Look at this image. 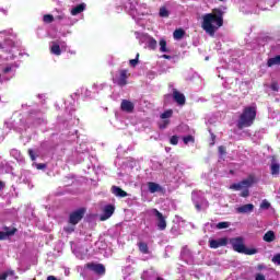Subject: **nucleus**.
I'll use <instances>...</instances> for the list:
<instances>
[{
    "mask_svg": "<svg viewBox=\"0 0 280 280\" xmlns=\"http://www.w3.org/2000/svg\"><path fill=\"white\" fill-rule=\"evenodd\" d=\"M195 208L197 211H202V206H200L198 202L195 203Z\"/></svg>",
    "mask_w": 280,
    "mask_h": 280,
    "instance_id": "obj_44",
    "label": "nucleus"
},
{
    "mask_svg": "<svg viewBox=\"0 0 280 280\" xmlns=\"http://www.w3.org/2000/svg\"><path fill=\"white\" fill-rule=\"evenodd\" d=\"M271 91H279V84L272 83L271 84Z\"/></svg>",
    "mask_w": 280,
    "mask_h": 280,
    "instance_id": "obj_42",
    "label": "nucleus"
},
{
    "mask_svg": "<svg viewBox=\"0 0 280 280\" xmlns=\"http://www.w3.org/2000/svg\"><path fill=\"white\" fill-rule=\"evenodd\" d=\"M264 242H275L277 240V236L275 235V231L269 230L264 236H262Z\"/></svg>",
    "mask_w": 280,
    "mask_h": 280,
    "instance_id": "obj_19",
    "label": "nucleus"
},
{
    "mask_svg": "<svg viewBox=\"0 0 280 280\" xmlns=\"http://www.w3.org/2000/svg\"><path fill=\"white\" fill-rule=\"evenodd\" d=\"M253 185V182L250 179H244L241 183L232 184L230 186V189H234L235 191H240V189H244V187H250Z\"/></svg>",
    "mask_w": 280,
    "mask_h": 280,
    "instance_id": "obj_11",
    "label": "nucleus"
},
{
    "mask_svg": "<svg viewBox=\"0 0 280 280\" xmlns=\"http://www.w3.org/2000/svg\"><path fill=\"white\" fill-rule=\"evenodd\" d=\"M270 207V203L268 202V200H264L260 203V209H268Z\"/></svg>",
    "mask_w": 280,
    "mask_h": 280,
    "instance_id": "obj_37",
    "label": "nucleus"
},
{
    "mask_svg": "<svg viewBox=\"0 0 280 280\" xmlns=\"http://www.w3.org/2000/svg\"><path fill=\"white\" fill-rule=\"evenodd\" d=\"M50 54H54V56H60V54H62L58 42H52V45L50 46Z\"/></svg>",
    "mask_w": 280,
    "mask_h": 280,
    "instance_id": "obj_16",
    "label": "nucleus"
},
{
    "mask_svg": "<svg viewBox=\"0 0 280 280\" xmlns=\"http://www.w3.org/2000/svg\"><path fill=\"white\" fill-rule=\"evenodd\" d=\"M28 156L31 158V160L36 161V155L34 154V150L28 149Z\"/></svg>",
    "mask_w": 280,
    "mask_h": 280,
    "instance_id": "obj_38",
    "label": "nucleus"
},
{
    "mask_svg": "<svg viewBox=\"0 0 280 280\" xmlns=\"http://www.w3.org/2000/svg\"><path fill=\"white\" fill-rule=\"evenodd\" d=\"M56 19H57L58 21H62V19H65V15H58Z\"/></svg>",
    "mask_w": 280,
    "mask_h": 280,
    "instance_id": "obj_52",
    "label": "nucleus"
},
{
    "mask_svg": "<svg viewBox=\"0 0 280 280\" xmlns=\"http://www.w3.org/2000/svg\"><path fill=\"white\" fill-rule=\"evenodd\" d=\"M118 86H126L128 84V70H120L117 81Z\"/></svg>",
    "mask_w": 280,
    "mask_h": 280,
    "instance_id": "obj_12",
    "label": "nucleus"
},
{
    "mask_svg": "<svg viewBox=\"0 0 280 280\" xmlns=\"http://www.w3.org/2000/svg\"><path fill=\"white\" fill-rule=\"evenodd\" d=\"M84 213H86L85 208H79L78 210L71 212L69 215L70 224H72L73 226H75V224H79L82 218H84Z\"/></svg>",
    "mask_w": 280,
    "mask_h": 280,
    "instance_id": "obj_4",
    "label": "nucleus"
},
{
    "mask_svg": "<svg viewBox=\"0 0 280 280\" xmlns=\"http://www.w3.org/2000/svg\"><path fill=\"white\" fill-rule=\"evenodd\" d=\"M160 16H162V18L170 16V11H167V9H165V8H161L160 9Z\"/></svg>",
    "mask_w": 280,
    "mask_h": 280,
    "instance_id": "obj_31",
    "label": "nucleus"
},
{
    "mask_svg": "<svg viewBox=\"0 0 280 280\" xmlns=\"http://www.w3.org/2000/svg\"><path fill=\"white\" fill-rule=\"evenodd\" d=\"M226 244H229V238H226V237L209 241L210 248H214V249L220 248L222 246H226Z\"/></svg>",
    "mask_w": 280,
    "mask_h": 280,
    "instance_id": "obj_8",
    "label": "nucleus"
},
{
    "mask_svg": "<svg viewBox=\"0 0 280 280\" xmlns=\"http://www.w3.org/2000/svg\"><path fill=\"white\" fill-rule=\"evenodd\" d=\"M148 187H149L150 194H156V191H161V185L154 182H149Z\"/></svg>",
    "mask_w": 280,
    "mask_h": 280,
    "instance_id": "obj_21",
    "label": "nucleus"
},
{
    "mask_svg": "<svg viewBox=\"0 0 280 280\" xmlns=\"http://www.w3.org/2000/svg\"><path fill=\"white\" fill-rule=\"evenodd\" d=\"M230 244L235 253H241L242 255H257V248L246 247L242 236L231 238Z\"/></svg>",
    "mask_w": 280,
    "mask_h": 280,
    "instance_id": "obj_3",
    "label": "nucleus"
},
{
    "mask_svg": "<svg viewBox=\"0 0 280 280\" xmlns=\"http://www.w3.org/2000/svg\"><path fill=\"white\" fill-rule=\"evenodd\" d=\"M271 261H272L273 264H277L278 266H280V254H276V255L272 257Z\"/></svg>",
    "mask_w": 280,
    "mask_h": 280,
    "instance_id": "obj_34",
    "label": "nucleus"
},
{
    "mask_svg": "<svg viewBox=\"0 0 280 280\" xmlns=\"http://www.w3.org/2000/svg\"><path fill=\"white\" fill-rule=\"evenodd\" d=\"M270 170H271V176H279V174H280V164L271 163Z\"/></svg>",
    "mask_w": 280,
    "mask_h": 280,
    "instance_id": "obj_23",
    "label": "nucleus"
},
{
    "mask_svg": "<svg viewBox=\"0 0 280 280\" xmlns=\"http://www.w3.org/2000/svg\"><path fill=\"white\" fill-rule=\"evenodd\" d=\"M264 269H266V266H264V265H257V270H264Z\"/></svg>",
    "mask_w": 280,
    "mask_h": 280,
    "instance_id": "obj_49",
    "label": "nucleus"
},
{
    "mask_svg": "<svg viewBox=\"0 0 280 280\" xmlns=\"http://www.w3.org/2000/svg\"><path fill=\"white\" fill-rule=\"evenodd\" d=\"M255 280H266V276L264 273H256Z\"/></svg>",
    "mask_w": 280,
    "mask_h": 280,
    "instance_id": "obj_39",
    "label": "nucleus"
},
{
    "mask_svg": "<svg viewBox=\"0 0 280 280\" xmlns=\"http://www.w3.org/2000/svg\"><path fill=\"white\" fill-rule=\"evenodd\" d=\"M130 67H137L139 65V54L136 55L135 59L129 60Z\"/></svg>",
    "mask_w": 280,
    "mask_h": 280,
    "instance_id": "obj_30",
    "label": "nucleus"
},
{
    "mask_svg": "<svg viewBox=\"0 0 280 280\" xmlns=\"http://www.w3.org/2000/svg\"><path fill=\"white\" fill-rule=\"evenodd\" d=\"M249 191H248V189H245V190H243L242 192H241V196H242V198H248V196H249Z\"/></svg>",
    "mask_w": 280,
    "mask_h": 280,
    "instance_id": "obj_41",
    "label": "nucleus"
},
{
    "mask_svg": "<svg viewBox=\"0 0 280 280\" xmlns=\"http://www.w3.org/2000/svg\"><path fill=\"white\" fill-rule=\"evenodd\" d=\"M85 268H88V270H92V272H95L98 277L106 275V267H104L103 264L89 262L85 265Z\"/></svg>",
    "mask_w": 280,
    "mask_h": 280,
    "instance_id": "obj_6",
    "label": "nucleus"
},
{
    "mask_svg": "<svg viewBox=\"0 0 280 280\" xmlns=\"http://www.w3.org/2000/svg\"><path fill=\"white\" fill-rule=\"evenodd\" d=\"M219 1H224V0H219Z\"/></svg>",
    "mask_w": 280,
    "mask_h": 280,
    "instance_id": "obj_54",
    "label": "nucleus"
},
{
    "mask_svg": "<svg viewBox=\"0 0 280 280\" xmlns=\"http://www.w3.org/2000/svg\"><path fill=\"white\" fill-rule=\"evenodd\" d=\"M162 58H164V60H172V56L170 55H162Z\"/></svg>",
    "mask_w": 280,
    "mask_h": 280,
    "instance_id": "obj_46",
    "label": "nucleus"
},
{
    "mask_svg": "<svg viewBox=\"0 0 280 280\" xmlns=\"http://www.w3.org/2000/svg\"><path fill=\"white\" fill-rule=\"evenodd\" d=\"M137 246L139 250L142 253V255H150V247H148V243L139 242Z\"/></svg>",
    "mask_w": 280,
    "mask_h": 280,
    "instance_id": "obj_18",
    "label": "nucleus"
},
{
    "mask_svg": "<svg viewBox=\"0 0 280 280\" xmlns=\"http://www.w3.org/2000/svg\"><path fill=\"white\" fill-rule=\"evenodd\" d=\"M218 150H219V154H221V155L226 154V147L220 145V147L218 148Z\"/></svg>",
    "mask_w": 280,
    "mask_h": 280,
    "instance_id": "obj_36",
    "label": "nucleus"
},
{
    "mask_svg": "<svg viewBox=\"0 0 280 280\" xmlns=\"http://www.w3.org/2000/svg\"><path fill=\"white\" fill-rule=\"evenodd\" d=\"M160 51L162 54H170V50L167 48V42L165 39L160 40Z\"/></svg>",
    "mask_w": 280,
    "mask_h": 280,
    "instance_id": "obj_24",
    "label": "nucleus"
},
{
    "mask_svg": "<svg viewBox=\"0 0 280 280\" xmlns=\"http://www.w3.org/2000/svg\"><path fill=\"white\" fill-rule=\"evenodd\" d=\"M8 277H14V270H8L0 273V280H7Z\"/></svg>",
    "mask_w": 280,
    "mask_h": 280,
    "instance_id": "obj_25",
    "label": "nucleus"
},
{
    "mask_svg": "<svg viewBox=\"0 0 280 280\" xmlns=\"http://www.w3.org/2000/svg\"><path fill=\"white\" fill-rule=\"evenodd\" d=\"M9 43H11V46L14 47V42L12 40H9Z\"/></svg>",
    "mask_w": 280,
    "mask_h": 280,
    "instance_id": "obj_53",
    "label": "nucleus"
},
{
    "mask_svg": "<svg viewBox=\"0 0 280 280\" xmlns=\"http://www.w3.org/2000/svg\"><path fill=\"white\" fill-rule=\"evenodd\" d=\"M173 100L179 106H185V102H186L185 94L178 92V90L176 89H173Z\"/></svg>",
    "mask_w": 280,
    "mask_h": 280,
    "instance_id": "obj_9",
    "label": "nucleus"
},
{
    "mask_svg": "<svg viewBox=\"0 0 280 280\" xmlns=\"http://www.w3.org/2000/svg\"><path fill=\"white\" fill-rule=\"evenodd\" d=\"M217 229H229V222H219Z\"/></svg>",
    "mask_w": 280,
    "mask_h": 280,
    "instance_id": "obj_33",
    "label": "nucleus"
},
{
    "mask_svg": "<svg viewBox=\"0 0 280 280\" xmlns=\"http://www.w3.org/2000/svg\"><path fill=\"white\" fill-rule=\"evenodd\" d=\"M151 212L153 213V215H155V218H158L159 231H165L167 229V221L165 219V215H163V213H161V211H159L156 208H153Z\"/></svg>",
    "mask_w": 280,
    "mask_h": 280,
    "instance_id": "obj_5",
    "label": "nucleus"
},
{
    "mask_svg": "<svg viewBox=\"0 0 280 280\" xmlns=\"http://www.w3.org/2000/svg\"><path fill=\"white\" fill-rule=\"evenodd\" d=\"M86 10V4L85 3H80L77 7L71 9V15L72 16H78V14H82Z\"/></svg>",
    "mask_w": 280,
    "mask_h": 280,
    "instance_id": "obj_15",
    "label": "nucleus"
},
{
    "mask_svg": "<svg viewBox=\"0 0 280 280\" xmlns=\"http://www.w3.org/2000/svg\"><path fill=\"white\" fill-rule=\"evenodd\" d=\"M254 210L255 206L253 203H246L236 208V212L238 213H253Z\"/></svg>",
    "mask_w": 280,
    "mask_h": 280,
    "instance_id": "obj_13",
    "label": "nucleus"
},
{
    "mask_svg": "<svg viewBox=\"0 0 280 280\" xmlns=\"http://www.w3.org/2000/svg\"><path fill=\"white\" fill-rule=\"evenodd\" d=\"M10 231H12V228H8V226H4V228H3V232H4V233H8V232L10 233Z\"/></svg>",
    "mask_w": 280,
    "mask_h": 280,
    "instance_id": "obj_48",
    "label": "nucleus"
},
{
    "mask_svg": "<svg viewBox=\"0 0 280 280\" xmlns=\"http://www.w3.org/2000/svg\"><path fill=\"white\" fill-rule=\"evenodd\" d=\"M255 119H257V107L247 106L240 115L236 126L238 130H244V128H250V126L255 124Z\"/></svg>",
    "mask_w": 280,
    "mask_h": 280,
    "instance_id": "obj_2",
    "label": "nucleus"
},
{
    "mask_svg": "<svg viewBox=\"0 0 280 280\" xmlns=\"http://www.w3.org/2000/svg\"><path fill=\"white\" fill-rule=\"evenodd\" d=\"M171 145H178V136H172L170 139Z\"/></svg>",
    "mask_w": 280,
    "mask_h": 280,
    "instance_id": "obj_32",
    "label": "nucleus"
},
{
    "mask_svg": "<svg viewBox=\"0 0 280 280\" xmlns=\"http://www.w3.org/2000/svg\"><path fill=\"white\" fill-rule=\"evenodd\" d=\"M167 126H170V120H163V122L160 124V129L165 130V128H167Z\"/></svg>",
    "mask_w": 280,
    "mask_h": 280,
    "instance_id": "obj_35",
    "label": "nucleus"
},
{
    "mask_svg": "<svg viewBox=\"0 0 280 280\" xmlns=\"http://www.w3.org/2000/svg\"><path fill=\"white\" fill-rule=\"evenodd\" d=\"M115 213V206L107 205L103 210V215H101V222H106Z\"/></svg>",
    "mask_w": 280,
    "mask_h": 280,
    "instance_id": "obj_7",
    "label": "nucleus"
},
{
    "mask_svg": "<svg viewBox=\"0 0 280 280\" xmlns=\"http://www.w3.org/2000/svg\"><path fill=\"white\" fill-rule=\"evenodd\" d=\"M183 141L185 145H187L188 143H196V138H194L191 135H188L183 138Z\"/></svg>",
    "mask_w": 280,
    "mask_h": 280,
    "instance_id": "obj_26",
    "label": "nucleus"
},
{
    "mask_svg": "<svg viewBox=\"0 0 280 280\" xmlns=\"http://www.w3.org/2000/svg\"><path fill=\"white\" fill-rule=\"evenodd\" d=\"M224 25V11L222 9H213L212 13L202 16L201 27L209 36H215V32Z\"/></svg>",
    "mask_w": 280,
    "mask_h": 280,
    "instance_id": "obj_1",
    "label": "nucleus"
},
{
    "mask_svg": "<svg viewBox=\"0 0 280 280\" xmlns=\"http://www.w3.org/2000/svg\"><path fill=\"white\" fill-rule=\"evenodd\" d=\"M275 65H280V55H277L276 57L269 58L267 60V67H275Z\"/></svg>",
    "mask_w": 280,
    "mask_h": 280,
    "instance_id": "obj_22",
    "label": "nucleus"
},
{
    "mask_svg": "<svg viewBox=\"0 0 280 280\" xmlns=\"http://www.w3.org/2000/svg\"><path fill=\"white\" fill-rule=\"evenodd\" d=\"M36 168L37 170H46L47 168V164H45V163L36 164Z\"/></svg>",
    "mask_w": 280,
    "mask_h": 280,
    "instance_id": "obj_40",
    "label": "nucleus"
},
{
    "mask_svg": "<svg viewBox=\"0 0 280 280\" xmlns=\"http://www.w3.org/2000/svg\"><path fill=\"white\" fill-rule=\"evenodd\" d=\"M12 71V67L8 66L3 69V73H10Z\"/></svg>",
    "mask_w": 280,
    "mask_h": 280,
    "instance_id": "obj_43",
    "label": "nucleus"
},
{
    "mask_svg": "<svg viewBox=\"0 0 280 280\" xmlns=\"http://www.w3.org/2000/svg\"><path fill=\"white\" fill-rule=\"evenodd\" d=\"M112 194H114V196L117 198H126V196H128V192H126V190L121 189L119 186H113Z\"/></svg>",
    "mask_w": 280,
    "mask_h": 280,
    "instance_id": "obj_14",
    "label": "nucleus"
},
{
    "mask_svg": "<svg viewBox=\"0 0 280 280\" xmlns=\"http://www.w3.org/2000/svg\"><path fill=\"white\" fill-rule=\"evenodd\" d=\"M66 233H73V228H65Z\"/></svg>",
    "mask_w": 280,
    "mask_h": 280,
    "instance_id": "obj_45",
    "label": "nucleus"
},
{
    "mask_svg": "<svg viewBox=\"0 0 280 280\" xmlns=\"http://www.w3.org/2000/svg\"><path fill=\"white\" fill-rule=\"evenodd\" d=\"M172 115H174V112L172 109H167L161 114V119H170Z\"/></svg>",
    "mask_w": 280,
    "mask_h": 280,
    "instance_id": "obj_27",
    "label": "nucleus"
},
{
    "mask_svg": "<svg viewBox=\"0 0 280 280\" xmlns=\"http://www.w3.org/2000/svg\"><path fill=\"white\" fill-rule=\"evenodd\" d=\"M0 49H1V44H0Z\"/></svg>",
    "mask_w": 280,
    "mask_h": 280,
    "instance_id": "obj_55",
    "label": "nucleus"
},
{
    "mask_svg": "<svg viewBox=\"0 0 280 280\" xmlns=\"http://www.w3.org/2000/svg\"><path fill=\"white\" fill-rule=\"evenodd\" d=\"M173 38L175 40H183V38H185V30L183 28L175 30L173 33Z\"/></svg>",
    "mask_w": 280,
    "mask_h": 280,
    "instance_id": "obj_20",
    "label": "nucleus"
},
{
    "mask_svg": "<svg viewBox=\"0 0 280 280\" xmlns=\"http://www.w3.org/2000/svg\"><path fill=\"white\" fill-rule=\"evenodd\" d=\"M2 189H5V183L0 180V191H2Z\"/></svg>",
    "mask_w": 280,
    "mask_h": 280,
    "instance_id": "obj_47",
    "label": "nucleus"
},
{
    "mask_svg": "<svg viewBox=\"0 0 280 280\" xmlns=\"http://www.w3.org/2000/svg\"><path fill=\"white\" fill-rule=\"evenodd\" d=\"M156 45H158L156 39H154V38L149 39V42H148L149 49H152V50L156 49Z\"/></svg>",
    "mask_w": 280,
    "mask_h": 280,
    "instance_id": "obj_28",
    "label": "nucleus"
},
{
    "mask_svg": "<svg viewBox=\"0 0 280 280\" xmlns=\"http://www.w3.org/2000/svg\"><path fill=\"white\" fill-rule=\"evenodd\" d=\"M19 231L16 228H12L10 232L0 231V240H8V237H12V235L16 234Z\"/></svg>",
    "mask_w": 280,
    "mask_h": 280,
    "instance_id": "obj_17",
    "label": "nucleus"
},
{
    "mask_svg": "<svg viewBox=\"0 0 280 280\" xmlns=\"http://www.w3.org/2000/svg\"><path fill=\"white\" fill-rule=\"evenodd\" d=\"M211 137H212V143L211 145H215V136L213 133H211Z\"/></svg>",
    "mask_w": 280,
    "mask_h": 280,
    "instance_id": "obj_50",
    "label": "nucleus"
},
{
    "mask_svg": "<svg viewBox=\"0 0 280 280\" xmlns=\"http://www.w3.org/2000/svg\"><path fill=\"white\" fill-rule=\"evenodd\" d=\"M43 21H44V23H54V15H51V14H45V15L43 16Z\"/></svg>",
    "mask_w": 280,
    "mask_h": 280,
    "instance_id": "obj_29",
    "label": "nucleus"
},
{
    "mask_svg": "<svg viewBox=\"0 0 280 280\" xmlns=\"http://www.w3.org/2000/svg\"><path fill=\"white\" fill-rule=\"evenodd\" d=\"M120 109L124 113H135V103L128 100H122L120 103Z\"/></svg>",
    "mask_w": 280,
    "mask_h": 280,
    "instance_id": "obj_10",
    "label": "nucleus"
},
{
    "mask_svg": "<svg viewBox=\"0 0 280 280\" xmlns=\"http://www.w3.org/2000/svg\"><path fill=\"white\" fill-rule=\"evenodd\" d=\"M47 280H58L55 276H48Z\"/></svg>",
    "mask_w": 280,
    "mask_h": 280,
    "instance_id": "obj_51",
    "label": "nucleus"
}]
</instances>
